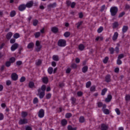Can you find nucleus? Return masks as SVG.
<instances>
[{
  "label": "nucleus",
  "instance_id": "a878e982",
  "mask_svg": "<svg viewBox=\"0 0 130 130\" xmlns=\"http://www.w3.org/2000/svg\"><path fill=\"white\" fill-rule=\"evenodd\" d=\"M35 38H39L41 35V32L38 31L34 34Z\"/></svg>",
  "mask_w": 130,
  "mask_h": 130
},
{
  "label": "nucleus",
  "instance_id": "bb28decb",
  "mask_svg": "<svg viewBox=\"0 0 130 130\" xmlns=\"http://www.w3.org/2000/svg\"><path fill=\"white\" fill-rule=\"evenodd\" d=\"M15 16H16V11L15 10L12 11L10 12V17L13 18V17H15Z\"/></svg>",
  "mask_w": 130,
  "mask_h": 130
},
{
  "label": "nucleus",
  "instance_id": "473e14b6",
  "mask_svg": "<svg viewBox=\"0 0 130 130\" xmlns=\"http://www.w3.org/2000/svg\"><path fill=\"white\" fill-rule=\"evenodd\" d=\"M41 48H42V46H41V45H40V46H37L36 48V50L38 52L40 50H41Z\"/></svg>",
  "mask_w": 130,
  "mask_h": 130
},
{
  "label": "nucleus",
  "instance_id": "1a4fd4ad",
  "mask_svg": "<svg viewBox=\"0 0 130 130\" xmlns=\"http://www.w3.org/2000/svg\"><path fill=\"white\" fill-rule=\"evenodd\" d=\"M18 76L16 73H12L11 75V79L13 81H17L18 80Z\"/></svg>",
  "mask_w": 130,
  "mask_h": 130
},
{
  "label": "nucleus",
  "instance_id": "c85d7f7f",
  "mask_svg": "<svg viewBox=\"0 0 130 130\" xmlns=\"http://www.w3.org/2000/svg\"><path fill=\"white\" fill-rule=\"evenodd\" d=\"M107 88H104L102 90L101 94L102 96H104V95H105V93L107 92Z\"/></svg>",
  "mask_w": 130,
  "mask_h": 130
},
{
  "label": "nucleus",
  "instance_id": "e433bc0d",
  "mask_svg": "<svg viewBox=\"0 0 130 130\" xmlns=\"http://www.w3.org/2000/svg\"><path fill=\"white\" fill-rule=\"evenodd\" d=\"M68 130H77V127H73L71 125H69L68 126Z\"/></svg>",
  "mask_w": 130,
  "mask_h": 130
},
{
  "label": "nucleus",
  "instance_id": "6e6552de",
  "mask_svg": "<svg viewBox=\"0 0 130 130\" xmlns=\"http://www.w3.org/2000/svg\"><path fill=\"white\" fill-rule=\"evenodd\" d=\"M18 47H19V45L18 43L13 44L11 47V51H15V50H16Z\"/></svg>",
  "mask_w": 130,
  "mask_h": 130
},
{
  "label": "nucleus",
  "instance_id": "c9c22d12",
  "mask_svg": "<svg viewBox=\"0 0 130 130\" xmlns=\"http://www.w3.org/2000/svg\"><path fill=\"white\" fill-rule=\"evenodd\" d=\"M11 63H13L16 61V58L14 57H12L11 58H10V61H9Z\"/></svg>",
  "mask_w": 130,
  "mask_h": 130
},
{
  "label": "nucleus",
  "instance_id": "6ab92c4d",
  "mask_svg": "<svg viewBox=\"0 0 130 130\" xmlns=\"http://www.w3.org/2000/svg\"><path fill=\"white\" fill-rule=\"evenodd\" d=\"M12 36H13V33L12 32H8L6 36L7 39H11Z\"/></svg>",
  "mask_w": 130,
  "mask_h": 130
},
{
  "label": "nucleus",
  "instance_id": "a211bd4d",
  "mask_svg": "<svg viewBox=\"0 0 130 130\" xmlns=\"http://www.w3.org/2000/svg\"><path fill=\"white\" fill-rule=\"evenodd\" d=\"M51 31L53 33H57V32H58V28L56 27H53L51 28Z\"/></svg>",
  "mask_w": 130,
  "mask_h": 130
},
{
  "label": "nucleus",
  "instance_id": "052dcab7",
  "mask_svg": "<svg viewBox=\"0 0 130 130\" xmlns=\"http://www.w3.org/2000/svg\"><path fill=\"white\" fill-rule=\"evenodd\" d=\"M15 42H16V39H11L10 40V43L11 44H14V43H15Z\"/></svg>",
  "mask_w": 130,
  "mask_h": 130
},
{
  "label": "nucleus",
  "instance_id": "f257e3e1",
  "mask_svg": "<svg viewBox=\"0 0 130 130\" xmlns=\"http://www.w3.org/2000/svg\"><path fill=\"white\" fill-rule=\"evenodd\" d=\"M45 90H46V86L43 85L41 88L38 89V96H39L40 99H42L45 96Z\"/></svg>",
  "mask_w": 130,
  "mask_h": 130
},
{
  "label": "nucleus",
  "instance_id": "c03bdc74",
  "mask_svg": "<svg viewBox=\"0 0 130 130\" xmlns=\"http://www.w3.org/2000/svg\"><path fill=\"white\" fill-rule=\"evenodd\" d=\"M103 111L104 113H105V114H107V115L109 114V110L107 109H105V110H103Z\"/></svg>",
  "mask_w": 130,
  "mask_h": 130
},
{
  "label": "nucleus",
  "instance_id": "72a5a7b5",
  "mask_svg": "<svg viewBox=\"0 0 130 130\" xmlns=\"http://www.w3.org/2000/svg\"><path fill=\"white\" fill-rule=\"evenodd\" d=\"M125 101H130V95L129 94H126L125 96Z\"/></svg>",
  "mask_w": 130,
  "mask_h": 130
},
{
  "label": "nucleus",
  "instance_id": "9d476101",
  "mask_svg": "<svg viewBox=\"0 0 130 130\" xmlns=\"http://www.w3.org/2000/svg\"><path fill=\"white\" fill-rule=\"evenodd\" d=\"M101 130L108 129V125H107L106 124H104V123L102 124L101 126Z\"/></svg>",
  "mask_w": 130,
  "mask_h": 130
},
{
  "label": "nucleus",
  "instance_id": "5701e85b",
  "mask_svg": "<svg viewBox=\"0 0 130 130\" xmlns=\"http://www.w3.org/2000/svg\"><path fill=\"white\" fill-rule=\"evenodd\" d=\"M48 73L49 75H52V73H53V68H52V67H49L48 69Z\"/></svg>",
  "mask_w": 130,
  "mask_h": 130
},
{
  "label": "nucleus",
  "instance_id": "a18cd8bd",
  "mask_svg": "<svg viewBox=\"0 0 130 130\" xmlns=\"http://www.w3.org/2000/svg\"><path fill=\"white\" fill-rule=\"evenodd\" d=\"M11 62L10 61H6V63H5V66L6 67H7V68H9L10 67H11Z\"/></svg>",
  "mask_w": 130,
  "mask_h": 130
},
{
  "label": "nucleus",
  "instance_id": "774afa93",
  "mask_svg": "<svg viewBox=\"0 0 130 130\" xmlns=\"http://www.w3.org/2000/svg\"><path fill=\"white\" fill-rule=\"evenodd\" d=\"M25 130H32V127H31L30 126H27L25 127Z\"/></svg>",
  "mask_w": 130,
  "mask_h": 130
},
{
  "label": "nucleus",
  "instance_id": "b1692460",
  "mask_svg": "<svg viewBox=\"0 0 130 130\" xmlns=\"http://www.w3.org/2000/svg\"><path fill=\"white\" fill-rule=\"evenodd\" d=\"M42 81L44 84H47L48 83V78L44 77L42 78Z\"/></svg>",
  "mask_w": 130,
  "mask_h": 130
},
{
  "label": "nucleus",
  "instance_id": "aec40b11",
  "mask_svg": "<svg viewBox=\"0 0 130 130\" xmlns=\"http://www.w3.org/2000/svg\"><path fill=\"white\" fill-rule=\"evenodd\" d=\"M27 115H28V113L27 112H21V117H22V118H25V117H26Z\"/></svg>",
  "mask_w": 130,
  "mask_h": 130
},
{
  "label": "nucleus",
  "instance_id": "dca6fc26",
  "mask_svg": "<svg viewBox=\"0 0 130 130\" xmlns=\"http://www.w3.org/2000/svg\"><path fill=\"white\" fill-rule=\"evenodd\" d=\"M61 124L62 126H64L65 125H67V124H68V121L67 120V119H62L61 121Z\"/></svg>",
  "mask_w": 130,
  "mask_h": 130
},
{
  "label": "nucleus",
  "instance_id": "412c9836",
  "mask_svg": "<svg viewBox=\"0 0 130 130\" xmlns=\"http://www.w3.org/2000/svg\"><path fill=\"white\" fill-rule=\"evenodd\" d=\"M34 47V43H30L27 45V48L28 49H31Z\"/></svg>",
  "mask_w": 130,
  "mask_h": 130
},
{
  "label": "nucleus",
  "instance_id": "9b49d317",
  "mask_svg": "<svg viewBox=\"0 0 130 130\" xmlns=\"http://www.w3.org/2000/svg\"><path fill=\"white\" fill-rule=\"evenodd\" d=\"M105 82H106L107 83H109L111 82V76H110V75H107L105 77Z\"/></svg>",
  "mask_w": 130,
  "mask_h": 130
},
{
  "label": "nucleus",
  "instance_id": "603ef678",
  "mask_svg": "<svg viewBox=\"0 0 130 130\" xmlns=\"http://www.w3.org/2000/svg\"><path fill=\"white\" fill-rule=\"evenodd\" d=\"M102 31H103V27L101 26V27H100L99 28H98V32L101 33V32H102Z\"/></svg>",
  "mask_w": 130,
  "mask_h": 130
},
{
  "label": "nucleus",
  "instance_id": "4c0bfd02",
  "mask_svg": "<svg viewBox=\"0 0 130 130\" xmlns=\"http://www.w3.org/2000/svg\"><path fill=\"white\" fill-rule=\"evenodd\" d=\"M79 122H81V123L85 122V118H84V117L83 116H81L79 118Z\"/></svg>",
  "mask_w": 130,
  "mask_h": 130
},
{
  "label": "nucleus",
  "instance_id": "0eeeda50",
  "mask_svg": "<svg viewBox=\"0 0 130 130\" xmlns=\"http://www.w3.org/2000/svg\"><path fill=\"white\" fill-rule=\"evenodd\" d=\"M34 5V2L33 1H29L25 5V6L26 8H32L33 7V5Z\"/></svg>",
  "mask_w": 130,
  "mask_h": 130
},
{
  "label": "nucleus",
  "instance_id": "cd10ccee",
  "mask_svg": "<svg viewBox=\"0 0 130 130\" xmlns=\"http://www.w3.org/2000/svg\"><path fill=\"white\" fill-rule=\"evenodd\" d=\"M103 40V37L99 36L95 38V41H102Z\"/></svg>",
  "mask_w": 130,
  "mask_h": 130
},
{
  "label": "nucleus",
  "instance_id": "3c124183",
  "mask_svg": "<svg viewBox=\"0 0 130 130\" xmlns=\"http://www.w3.org/2000/svg\"><path fill=\"white\" fill-rule=\"evenodd\" d=\"M121 63H122V61H121V60H120V59H117V64H118V66H120Z\"/></svg>",
  "mask_w": 130,
  "mask_h": 130
},
{
  "label": "nucleus",
  "instance_id": "20e7f679",
  "mask_svg": "<svg viewBox=\"0 0 130 130\" xmlns=\"http://www.w3.org/2000/svg\"><path fill=\"white\" fill-rule=\"evenodd\" d=\"M19 124L22 125V124H26V123H28V119L24 118L23 119L21 118L20 119L19 122Z\"/></svg>",
  "mask_w": 130,
  "mask_h": 130
},
{
  "label": "nucleus",
  "instance_id": "a19ab883",
  "mask_svg": "<svg viewBox=\"0 0 130 130\" xmlns=\"http://www.w3.org/2000/svg\"><path fill=\"white\" fill-rule=\"evenodd\" d=\"M109 59V58L108 57H105V58L103 60L104 63H107L108 62V60Z\"/></svg>",
  "mask_w": 130,
  "mask_h": 130
},
{
  "label": "nucleus",
  "instance_id": "4468645a",
  "mask_svg": "<svg viewBox=\"0 0 130 130\" xmlns=\"http://www.w3.org/2000/svg\"><path fill=\"white\" fill-rule=\"evenodd\" d=\"M127 30H128V26H127L126 25L123 26V27L122 29V33H126V32L127 31Z\"/></svg>",
  "mask_w": 130,
  "mask_h": 130
},
{
  "label": "nucleus",
  "instance_id": "8fccbe9b",
  "mask_svg": "<svg viewBox=\"0 0 130 130\" xmlns=\"http://www.w3.org/2000/svg\"><path fill=\"white\" fill-rule=\"evenodd\" d=\"M95 89H96V86H92L90 87L91 92H94Z\"/></svg>",
  "mask_w": 130,
  "mask_h": 130
},
{
  "label": "nucleus",
  "instance_id": "09e8293b",
  "mask_svg": "<svg viewBox=\"0 0 130 130\" xmlns=\"http://www.w3.org/2000/svg\"><path fill=\"white\" fill-rule=\"evenodd\" d=\"M123 57H124V55L123 54H119L118 56V59H121V58H123Z\"/></svg>",
  "mask_w": 130,
  "mask_h": 130
},
{
  "label": "nucleus",
  "instance_id": "49530a36",
  "mask_svg": "<svg viewBox=\"0 0 130 130\" xmlns=\"http://www.w3.org/2000/svg\"><path fill=\"white\" fill-rule=\"evenodd\" d=\"M66 118H70V117H72V113H68L66 114Z\"/></svg>",
  "mask_w": 130,
  "mask_h": 130
},
{
  "label": "nucleus",
  "instance_id": "58836bf2",
  "mask_svg": "<svg viewBox=\"0 0 130 130\" xmlns=\"http://www.w3.org/2000/svg\"><path fill=\"white\" fill-rule=\"evenodd\" d=\"M88 71V67L87 66H84L82 68L83 73H86Z\"/></svg>",
  "mask_w": 130,
  "mask_h": 130
},
{
  "label": "nucleus",
  "instance_id": "ea45409f",
  "mask_svg": "<svg viewBox=\"0 0 130 130\" xmlns=\"http://www.w3.org/2000/svg\"><path fill=\"white\" fill-rule=\"evenodd\" d=\"M34 85H35L34 82L30 81L29 83L28 86H29V88H32L34 87Z\"/></svg>",
  "mask_w": 130,
  "mask_h": 130
},
{
  "label": "nucleus",
  "instance_id": "0e129e2a",
  "mask_svg": "<svg viewBox=\"0 0 130 130\" xmlns=\"http://www.w3.org/2000/svg\"><path fill=\"white\" fill-rule=\"evenodd\" d=\"M103 105V103H102V102H99L98 103V107L100 108V107H102Z\"/></svg>",
  "mask_w": 130,
  "mask_h": 130
},
{
  "label": "nucleus",
  "instance_id": "2eb2a0df",
  "mask_svg": "<svg viewBox=\"0 0 130 130\" xmlns=\"http://www.w3.org/2000/svg\"><path fill=\"white\" fill-rule=\"evenodd\" d=\"M111 99H112V95L108 94L107 98L105 99V101L106 102H110V101H111Z\"/></svg>",
  "mask_w": 130,
  "mask_h": 130
},
{
  "label": "nucleus",
  "instance_id": "f3484780",
  "mask_svg": "<svg viewBox=\"0 0 130 130\" xmlns=\"http://www.w3.org/2000/svg\"><path fill=\"white\" fill-rule=\"evenodd\" d=\"M119 26V24H118V22L115 21L114 23H113V29H116L117 27Z\"/></svg>",
  "mask_w": 130,
  "mask_h": 130
},
{
  "label": "nucleus",
  "instance_id": "79ce46f5",
  "mask_svg": "<svg viewBox=\"0 0 130 130\" xmlns=\"http://www.w3.org/2000/svg\"><path fill=\"white\" fill-rule=\"evenodd\" d=\"M109 50L111 54H113V53H114V48H113V47L110 48L109 49Z\"/></svg>",
  "mask_w": 130,
  "mask_h": 130
},
{
  "label": "nucleus",
  "instance_id": "423d86ee",
  "mask_svg": "<svg viewBox=\"0 0 130 130\" xmlns=\"http://www.w3.org/2000/svg\"><path fill=\"white\" fill-rule=\"evenodd\" d=\"M26 5L24 4H21L18 7V10L20 12H23V11H25L26 10Z\"/></svg>",
  "mask_w": 130,
  "mask_h": 130
},
{
  "label": "nucleus",
  "instance_id": "6e6d98bb",
  "mask_svg": "<svg viewBox=\"0 0 130 130\" xmlns=\"http://www.w3.org/2000/svg\"><path fill=\"white\" fill-rule=\"evenodd\" d=\"M38 24V21L36 19L33 21L34 26H37Z\"/></svg>",
  "mask_w": 130,
  "mask_h": 130
},
{
  "label": "nucleus",
  "instance_id": "2f4dec72",
  "mask_svg": "<svg viewBox=\"0 0 130 130\" xmlns=\"http://www.w3.org/2000/svg\"><path fill=\"white\" fill-rule=\"evenodd\" d=\"M71 100H72V104L73 105H76V101H77V99H76V98H72Z\"/></svg>",
  "mask_w": 130,
  "mask_h": 130
},
{
  "label": "nucleus",
  "instance_id": "39448f33",
  "mask_svg": "<svg viewBox=\"0 0 130 130\" xmlns=\"http://www.w3.org/2000/svg\"><path fill=\"white\" fill-rule=\"evenodd\" d=\"M44 110L41 109V110H39L38 112V116L39 117H40V118H43V117H44Z\"/></svg>",
  "mask_w": 130,
  "mask_h": 130
},
{
  "label": "nucleus",
  "instance_id": "69168bd1",
  "mask_svg": "<svg viewBox=\"0 0 130 130\" xmlns=\"http://www.w3.org/2000/svg\"><path fill=\"white\" fill-rule=\"evenodd\" d=\"M71 68H73V69H77V64L76 63H73L71 65Z\"/></svg>",
  "mask_w": 130,
  "mask_h": 130
},
{
  "label": "nucleus",
  "instance_id": "7c9ffc66",
  "mask_svg": "<svg viewBox=\"0 0 130 130\" xmlns=\"http://www.w3.org/2000/svg\"><path fill=\"white\" fill-rule=\"evenodd\" d=\"M42 63V60L41 59H39L36 61V66H40Z\"/></svg>",
  "mask_w": 130,
  "mask_h": 130
},
{
  "label": "nucleus",
  "instance_id": "4d7b16f0",
  "mask_svg": "<svg viewBox=\"0 0 130 130\" xmlns=\"http://www.w3.org/2000/svg\"><path fill=\"white\" fill-rule=\"evenodd\" d=\"M38 102V98H35L33 101L34 104H37Z\"/></svg>",
  "mask_w": 130,
  "mask_h": 130
},
{
  "label": "nucleus",
  "instance_id": "680f3d73",
  "mask_svg": "<svg viewBox=\"0 0 130 130\" xmlns=\"http://www.w3.org/2000/svg\"><path fill=\"white\" fill-rule=\"evenodd\" d=\"M125 14L124 12H122V13H120L119 15V18H121V17H123L124 15Z\"/></svg>",
  "mask_w": 130,
  "mask_h": 130
},
{
  "label": "nucleus",
  "instance_id": "7ed1b4c3",
  "mask_svg": "<svg viewBox=\"0 0 130 130\" xmlns=\"http://www.w3.org/2000/svg\"><path fill=\"white\" fill-rule=\"evenodd\" d=\"M57 44L60 47H64L67 46V41L63 39H60L58 40Z\"/></svg>",
  "mask_w": 130,
  "mask_h": 130
},
{
  "label": "nucleus",
  "instance_id": "4be33fe9",
  "mask_svg": "<svg viewBox=\"0 0 130 130\" xmlns=\"http://www.w3.org/2000/svg\"><path fill=\"white\" fill-rule=\"evenodd\" d=\"M52 58H53V60H54L55 61H58V60H59L58 56L56 55H53Z\"/></svg>",
  "mask_w": 130,
  "mask_h": 130
},
{
  "label": "nucleus",
  "instance_id": "e2e57ef3",
  "mask_svg": "<svg viewBox=\"0 0 130 130\" xmlns=\"http://www.w3.org/2000/svg\"><path fill=\"white\" fill-rule=\"evenodd\" d=\"M11 84H12V81H11L10 80H7L6 81L7 86H10V85H11Z\"/></svg>",
  "mask_w": 130,
  "mask_h": 130
},
{
  "label": "nucleus",
  "instance_id": "864d4df0",
  "mask_svg": "<svg viewBox=\"0 0 130 130\" xmlns=\"http://www.w3.org/2000/svg\"><path fill=\"white\" fill-rule=\"evenodd\" d=\"M115 111H116L117 114L118 115H120V111L119 110V109L118 108H116Z\"/></svg>",
  "mask_w": 130,
  "mask_h": 130
},
{
  "label": "nucleus",
  "instance_id": "393cba45",
  "mask_svg": "<svg viewBox=\"0 0 130 130\" xmlns=\"http://www.w3.org/2000/svg\"><path fill=\"white\" fill-rule=\"evenodd\" d=\"M78 48H79V50L82 51L84 50V49H85V46H84V45H83V44H80L78 46Z\"/></svg>",
  "mask_w": 130,
  "mask_h": 130
},
{
  "label": "nucleus",
  "instance_id": "bf43d9fd",
  "mask_svg": "<svg viewBox=\"0 0 130 130\" xmlns=\"http://www.w3.org/2000/svg\"><path fill=\"white\" fill-rule=\"evenodd\" d=\"M70 6L72 9H74V8H75V7L76 6V3L73 2L72 3H71V5Z\"/></svg>",
  "mask_w": 130,
  "mask_h": 130
},
{
  "label": "nucleus",
  "instance_id": "f704fd0d",
  "mask_svg": "<svg viewBox=\"0 0 130 130\" xmlns=\"http://www.w3.org/2000/svg\"><path fill=\"white\" fill-rule=\"evenodd\" d=\"M71 35V32L69 31H66L64 34V37L68 38L69 37V36Z\"/></svg>",
  "mask_w": 130,
  "mask_h": 130
},
{
  "label": "nucleus",
  "instance_id": "f8f14e48",
  "mask_svg": "<svg viewBox=\"0 0 130 130\" xmlns=\"http://www.w3.org/2000/svg\"><path fill=\"white\" fill-rule=\"evenodd\" d=\"M117 38H118V32L116 31L114 32V35L113 36L112 40L113 41H116Z\"/></svg>",
  "mask_w": 130,
  "mask_h": 130
},
{
  "label": "nucleus",
  "instance_id": "c756f323",
  "mask_svg": "<svg viewBox=\"0 0 130 130\" xmlns=\"http://www.w3.org/2000/svg\"><path fill=\"white\" fill-rule=\"evenodd\" d=\"M13 38H14V39H18V38H20V34H19L18 33L15 34L13 36Z\"/></svg>",
  "mask_w": 130,
  "mask_h": 130
},
{
  "label": "nucleus",
  "instance_id": "5fc2aeb1",
  "mask_svg": "<svg viewBox=\"0 0 130 130\" xmlns=\"http://www.w3.org/2000/svg\"><path fill=\"white\" fill-rule=\"evenodd\" d=\"M66 4H67V7H70V6H71V5H72V2L70 1H67Z\"/></svg>",
  "mask_w": 130,
  "mask_h": 130
},
{
  "label": "nucleus",
  "instance_id": "338daca9",
  "mask_svg": "<svg viewBox=\"0 0 130 130\" xmlns=\"http://www.w3.org/2000/svg\"><path fill=\"white\" fill-rule=\"evenodd\" d=\"M105 8H106L105 5H103V6L101 7V12H103V11H104V10H105Z\"/></svg>",
  "mask_w": 130,
  "mask_h": 130
},
{
  "label": "nucleus",
  "instance_id": "37998d69",
  "mask_svg": "<svg viewBox=\"0 0 130 130\" xmlns=\"http://www.w3.org/2000/svg\"><path fill=\"white\" fill-rule=\"evenodd\" d=\"M91 85V81H88L86 83V88H90V86Z\"/></svg>",
  "mask_w": 130,
  "mask_h": 130
},
{
  "label": "nucleus",
  "instance_id": "de8ad7c7",
  "mask_svg": "<svg viewBox=\"0 0 130 130\" xmlns=\"http://www.w3.org/2000/svg\"><path fill=\"white\" fill-rule=\"evenodd\" d=\"M25 81H26V78L24 76L22 77L20 79V83H23V82H25Z\"/></svg>",
  "mask_w": 130,
  "mask_h": 130
},
{
  "label": "nucleus",
  "instance_id": "ddd939ff",
  "mask_svg": "<svg viewBox=\"0 0 130 130\" xmlns=\"http://www.w3.org/2000/svg\"><path fill=\"white\" fill-rule=\"evenodd\" d=\"M56 7V3H54L53 4H50L48 5V9H52Z\"/></svg>",
  "mask_w": 130,
  "mask_h": 130
},
{
  "label": "nucleus",
  "instance_id": "13d9d810",
  "mask_svg": "<svg viewBox=\"0 0 130 130\" xmlns=\"http://www.w3.org/2000/svg\"><path fill=\"white\" fill-rule=\"evenodd\" d=\"M51 98V94H50V93H48L46 95V99H50Z\"/></svg>",
  "mask_w": 130,
  "mask_h": 130
},
{
  "label": "nucleus",
  "instance_id": "f03ea898",
  "mask_svg": "<svg viewBox=\"0 0 130 130\" xmlns=\"http://www.w3.org/2000/svg\"><path fill=\"white\" fill-rule=\"evenodd\" d=\"M110 12L111 16L114 17V16H116V14H117V12H118V8H117L116 7H111L110 8Z\"/></svg>",
  "mask_w": 130,
  "mask_h": 130
}]
</instances>
